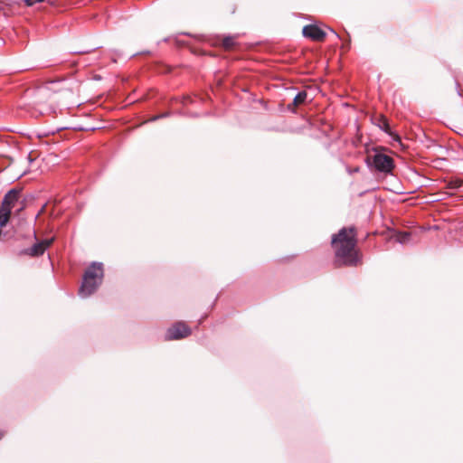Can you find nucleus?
I'll return each instance as SVG.
<instances>
[{
    "mask_svg": "<svg viewBox=\"0 0 463 463\" xmlns=\"http://www.w3.org/2000/svg\"><path fill=\"white\" fill-rule=\"evenodd\" d=\"M104 276L103 265L100 262H92L86 269L79 295L81 298H87L93 294L100 286Z\"/></svg>",
    "mask_w": 463,
    "mask_h": 463,
    "instance_id": "obj_2",
    "label": "nucleus"
},
{
    "mask_svg": "<svg viewBox=\"0 0 463 463\" xmlns=\"http://www.w3.org/2000/svg\"><path fill=\"white\" fill-rule=\"evenodd\" d=\"M235 45V39L232 36L224 37L222 40V46L226 50H231Z\"/></svg>",
    "mask_w": 463,
    "mask_h": 463,
    "instance_id": "obj_10",
    "label": "nucleus"
},
{
    "mask_svg": "<svg viewBox=\"0 0 463 463\" xmlns=\"http://www.w3.org/2000/svg\"><path fill=\"white\" fill-rule=\"evenodd\" d=\"M411 238V233L407 232H400L395 235V240L399 243L404 244L409 241Z\"/></svg>",
    "mask_w": 463,
    "mask_h": 463,
    "instance_id": "obj_9",
    "label": "nucleus"
},
{
    "mask_svg": "<svg viewBox=\"0 0 463 463\" xmlns=\"http://www.w3.org/2000/svg\"><path fill=\"white\" fill-rule=\"evenodd\" d=\"M303 35L315 42H323L326 36V32L316 24H308L304 26Z\"/></svg>",
    "mask_w": 463,
    "mask_h": 463,
    "instance_id": "obj_5",
    "label": "nucleus"
},
{
    "mask_svg": "<svg viewBox=\"0 0 463 463\" xmlns=\"http://www.w3.org/2000/svg\"><path fill=\"white\" fill-rule=\"evenodd\" d=\"M24 4L27 6H33L36 2H34V0H24Z\"/></svg>",
    "mask_w": 463,
    "mask_h": 463,
    "instance_id": "obj_13",
    "label": "nucleus"
},
{
    "mask_svg": "<svg viewBox=\"0 0 463 463\" xmlns=\"http://www.w3.org/2000/svg\"><path fill=\"white\" fill-rule=\"evenodd\" d=\"M52 242V239L51 240H43L42 241L36 242L32 247L26 249L24 250V253L32 256V257H38L44 253L46 249L50 247V245Z\"/></svg>",
    "mask_w": 463,
    "mask_h": 463,
    "instance_id": "obj_6",
    "label": "nucleus"
},
{
    "mask_svg": "<svg viewBox=\"0 0 463 463\" xmlns=\"http://www.w3.org/2000/svg\"><path fill=\"white\" fill-rule=\"evenodd\" d=\"M462 185V181L459 179L450 180L447 184V188L450 190L458 189Z\"/></svg>",
    "mask_w": 463,
    "mask_h": 463,
    "instance_id": "obj_11",
    "label": "nucleus"
},
{
    "mask_svg": "<svg viewBox=\"0 0 463 463\" xmlns=\"http://www.w3.org/2000/svg\"><path fill=\"white\" fill-rule=\"evenodd\" d=\"M2 438V433L0 432V439Z\"/></svg>",
    "mask_w": 463,
    "mask_h": 463,
    "instance_id": "obj_16",
    "label": "nucleus"
},
{
    "mask_svg": "<svg viewBox=\"0 0 463 463\" xmlns=\"http://www.w3.org/2000/svg\"><path fill=\"white\" fill-rule=\"evenodd\" d=\"M373 165L379 172L391 173L394 167L393 159L385 154L377 153L373 157Z\"/></svg>",
    "mask_w": 463,
    "mask_h": 463,
    "instance_id": "obj_4",
    "label": "nucleus"
},
{
    "mask_svg": "<svg viewBox=\"0 0 463 463\" xmlns=\"http://www.w3.org/2000/svg\"><path fill=\"white\" fill-rule=\"evenodd\" d=\"M379 127L385 132H389V123H388V120L386 118H384L383 116H381L380 118H379Z\"/></svg>",
    "mask_w": 463,
    "mask_h": 463,
    "instance_id": "obj_12",
    "label": "nucleus"
},
{
    "mask_svg": "<svg viewBox=\"0 0 463 463\" xmlns=\"http://www.w3.org/2000/svg\"><path fill=\"white\" fill-rule=\"evenodd\" d=\"M19 199L20 191L16 189H12L5 195L1 207L9 209V212H12V209L14 208Z\"/></svg>",
    "mask_w": 463,
    "mask_h": 463,
    "instance_id": "obj_7",
    "label": "nucleus"
},
{
    "mask_svg": "<svg viewBox=\"0 0 463 463\" xmlns=\"http://www.w3.org/2000/svg\"><path fill=\"white\" fill-rule=\"evenodd\" d=\"M358 171H359V168H358V167H355V168H354V169H348V172H349L350 174L356 173V172H358Z\"/></svg>",
    "mask_w": 463,
    "mask_h": 463,
    "instance_id": "obj_15",
    "label": "nucleus"
},
{
    "mask_svg": "<svg viewBox=\"0 0 463 463\" xmlns=\"http://www.w3.org/2000/svg\"><path fill=\"white\" fill-rule=\"evenodd\" d=\"M356 232L354 227L343 228L332 238L337 265L356 266L360 258L355 250Z\"/></svg>",
    "mask_w": 463,
    "mask_h": 463,
    "instance_id": "obj_1",
    "label": "nucleus"
},
{
    "mask_svg": "<svg viewBox=\"0 0 463 463\" xmlns=\"http://www.w3.org/2000/svg\"><path fill=\"white\" fill-rule=\"evenodd\" d=\"M165 116H166L165 114L158 115V116L154 117L151 120L155 121V120H156L158 118H164Z\"/></svg>",
    "mask_w": 463,
    "mask_h": 463,
    "instance_id": "obj_14",
    "label": "nucleus"
},
{
    "mask_svg": "<svg viewBox=\"0 0 463 463\" xmlns=\"http://www.w3.org/2000/svg\"><path fill=\"white\" fill-rule=\"evenodd\" d=\"M307 94L305 90L299 91L293 99V106L298 107L303 104L307 99Z\"/></svg>",
    "mask_w": 463,
    "mask_h": 463,
    "instance_id": "obj_8",
    "label": "nucleus"
},
{
    "mask_svg": "<svg viewBox=\"0 0 463 463\" xmlns=\"http://www.w3.org/2000/svg\"><path fill=\"white\" fill-rule=\"evenodd\" d=\"M191 335V328L184 322H176L165 333V340H176Z\"/></svg>",
    "mask_w": 463,
    "mask_h": 463,
    "instance_id": "obj_3",
    "label": "nucleus"
}]
</instances>
